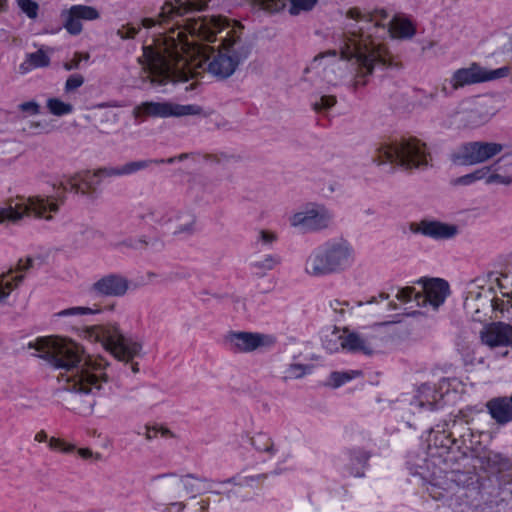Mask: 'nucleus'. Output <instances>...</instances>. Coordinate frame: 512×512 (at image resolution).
Masks as SVG:
<instances>
[{
	"instance_id": "18",
	"label": "nucleus",
	"mask_w": 512,
	"mask_h": 512,
	"mask_svg": "<svg viewBox=\"0 0 512 512\" xmlns=\"http://www.w3.org/2000/svg\"><path fill=\"white\" fill-rule=\"evenodd\" d=\"M210 0H166L159 14L162 25L175 17H183L188 13L204 10Z\"/></svg>"
},
{
	"instance_id": "21",
	"label": "nucleus",
	"mask_w": 512,
	"mask_h": 512,
	"mask_svg": "<svg viewBox=\"0 0 512 512\" xmlns=\"http://www.w3.org/2000/svg\"><path fill=\"white\" fill-rule=\"evenodd\" d=\"M183 211L176 209L168 203L158 204L156 206L146 207L139 217L147 223L166 225L182 219Z\"/></svg>"
},
{
	"instance_id": "14",
	"label": "nucleus",
	"mask_w": 512,
	"mask_h": 512,
	"mask_svg": "<svg viewBox=\"0 0 512 512\" xmlns=\"http://www.w3.org/2000/svg\"><path fill=\"white\" fill-rule=\"evenodd\" d=\"M409 229L414 234H420L436 241L452 239L459 233L457 225L434 219H422L419 222H412Z\"/></svg>"
},
{
	"instance_id": "7",
	"label": "nucleus",
	"mask_w": 512,
	"mask_h": 512,
	"mask_svg": "<svg viewBox=\"0 0 512 512\" xmlns=\"http://www.w3.org/2000/svg\"><path fill=\"white\" fill-rule=\"evenodd\" d=\"M96 338L119 361H131L139 355L142 349V345L138 341L125 336L114 324L97 327Z\"/></svg>"
},
{
	"instance_id": "42",
	"label": "nucleus",
	"mask_w": 512,
	"mask_h": 512,
	"mask_svg": "<svg viewBox=\"0 0 512 512\" xmlns=\"http://www.w3.org/2000/svg\"><path fill=\"white\" fill-rule=\"evenodd\" d=\"M416 295H420V293H416L413 287H405L397 289L395 297L403 304L410 303L412 301L417 303Z\"/></svg>"
},
{
	"instance_id": "20",
	"label": "nucleus",
	"mask_w": 512,
	"mask_h": 512,
	"mask_svg": "<svg viewBox=\"0 0 512 512\" xmlns=\"http://www.w3.org/2000/svg\"><path fill=\"white\" fill-rule=\"evenodd\" d=\"M129 288V281L120 274H108L93 283L91 292L104 297H122Z\"/></svg>"
},
{
	"instance_id": "3",
	"label": "nucleus",
	"mask_w": 512,
	"mask_h": 512,
	"mask_svg": "<svg viewBox=\"0 0 512 512\" xmlns=\"http://www.w3.org/2000/svg\"><path fill=\"white\" fill-rule=\"evenodd\" d=\"M30 348L38 351L39 357L58 369L66 371L67 381L72 382L71 389L84 393L99 391L106 382L101 368L83 361L81 348L73 341L58 337L38 338L29 343Z\"/></svg>"
},
{
	"instance_id": "9",
	"label": "nucleus",
	"mask_w": 512,
	"mask_h": 512,
	"mask_svg": "<svg viewBox=\"0 0 512 512\" xmlns=\"http://www.w3.org/2000/svg\"><path fill=\"white\" fill-rule=\"evenodd\" d=\"M509 74V66H503L497 69H486L480 64L473 62L468 67L455 70L449 79V83L451 84L452 90H458L468 85L505 78Z\"/></svg>"
},
{
	"instance_id": "57",
	"label": "nucleus",
	"mask_w": 512,
	"mask_h": 512,
	"mask_svg": "<svg viewBox=\"0 0 512 512\" xmlns=\"http://www.w3.org/2000/svg\"><path fill=\"white\" fill-rule=\"evenodd\" d=\"M31 266H32L31 258H27L25 261L21 259L18 262L17 271L24 272V271L28 270Z\"/></svg>"
},
{
	"instance_id": "41",
	"label": "nucleus",
	"mask_w": 512,
	"mask_h": 512,
	"mask_svg": "<svg viewBox=\"0 0 512 512\" xmlns=\"http://www.w3.org/2000/svg\"><path fill=\"white\" fill-rule=\"evenodd\" d=\"M336 104V98L330 95H323L319 100L312 103V107L316 112H324L332 108Z\"/></svg>"
},
{
	"instance_id": "24",
	"label": "nucleus",
	"mask_w": 512,
	"mask_h": 512,
	"mask_svg": "<svg viewBox=\"0 0 512 512\" xmlns=\"http://www.w3.org/2000/svg\"><path fill=\"white\" fill-rule=\"evenodd\" d=\"M102 179V176L98 174L97 170L94 172L83 171L70 177L66 182L62 183V185L66 191L90 194L97 190Z\"/></svg>"
},
{
	"instance_id": "8",
	"label": "nucleus",
	"mask_w": 512,
	"mask_h": 512,
	"mask_svg": "<svg viewBox=\"0 0 512 512\" xmlns=\"http://www.w3.org/2000/svg\"><path fill=\"white\" fill-rule=\"evenodd\" d=\"M503 148L502 144L495 142H466L451 153L450 160L458 166H472L488 161L499 154Z\"/></svg>"
},
{
	"instance_id": "12",
	"label": "nucleus",
	"mask_w": 512,
	"mask_h": 512,
	"mask_svg": "<svg viewBox=\"0 0 512 512\" xmlns=\"http://www.w3.org/2000/svg\"><path fill=\"white\" fill-rule=\"evenodd\" d=\"M333 220L332 212L323 205L310 204L303 211L290 217V224L305 232H317L328 228Z\"/></svg>"
},
{
	"instance_id": "28",
	"label": "nucleus",
	"mask_w": 512,
	"mask_h": 512,
	"mask_svg": "<svg viewBox=\"0 0 512 512\" xmlns=\"http://www.w3.org/2000/svg\"><path fill=\"white\" fill-rule=\"evenodd\" d=\"M447 478L459 489L465 491L460 497H468V493L479 492L478 477L472 472L451 471Z\"/></svg>"
},
{
	"instance_id": "46",
	"label": "nucleus",
	"mask_w": 512,
	"mask_h": 512,
	"mask_svg": "<svg viewBox=\"0 0 512 512\" xmlns=\"http://www.w3.org/2000/svg\"><path fill=\"white\" fill-rule=\"evenodd\" d=\"M309 370V367L303 364H291L286 370V376L285 378L290 379H298L303 377L307 371Z\"/></svg>"
},
{
	"instance_id": "23",
	"label": "nucleus",
	"mask_w": 512,
	"mask_h": 512,
	"mask_svg": "<svg viewBox=\"0 0 512 512\" xmlns=\"http://www.w3.org/2000/svg\"><path fill=\"white\" fill-rule=\"evenodd\" d=\"M378 339L370 332L344 333V350L352 353L372 355L378 346Z\"/></svg>"
},
{
	"instance_id": "16",
	"label": "nucleus",
	"mask_w": 512,
	"mask_h": 512,
	"mask_svg": "<svg viewBox=\"0 0 512 512\" xmlns=\"http://www.w3.org/2000/svg\"><path fill=\"white\" fill-rule=\"evenodd\" d=\"M418 283L423 285L424 290V294L416 295L418 306L429 304L434 309H438L450 293L448 282L441 278L420 279Z\"/></svg>"
},
{
	"instance_id": "40",
	"label": "nucleus",
	"mask_w": 512,
	"mask_h": 512,
	"mask_svg": "<svg viewBox=\"0 0 512 512\" xmlns=\"http://www.w3.org/2000/svg\"><path fill=\"white\" fill-rule=\"evenodd\" d=\"M99 308H90V307H71L68 309H64L58 313V316L67 317V316H82V315H90L100 313Z\"/></svg>"
},
{
	"instance_id": "39",
	"label": "nucleus",
	"mask_w": 512,
	"mask_h": 512,
	"mask_svg": "<svg viewBox=\"0 0 512 512\" xmlns=\"http://www.w3.org/2000/svg\"><path fill=\"white\" fill-rule=\"evenodd\" d=\"M290 8L289 12L291 15H298L301 11L311 10L317 3L318 0H289Z\"/></svg>"
},
{
	"instance_id": "10",
	"label": "nucleus",
	"mask_w": 512,
	"mask_h": 512,
	"mask_svg": "<svg viewBox=\"0 0 512 512\" xmlns=\"http://www.w3.org/2000/svg\"><path fill=\"white\" fill-rule=\"evenodd\" d=\"M166 477L177 478V480L169 482L165 485L166 494L172 499H177L181 496V486L185 492L190 495V498H196L198 495L203 493L214 492L210 486L204 485L205 483L210 482L207 478L198 477L197 475L191 473L180 476L174 472L163 473L153 476L151 481H156Z\"/></svg>"
},
{
	"instance_id": "2",
	"label": "nucleus",
	"mask_w": 512,
	"mask_h": 512,
	"mask_svg": "<svg viewBox=\"0 0 512 512\" xmlns=\"http://www.w3.org/2000/svg\"><path fill=\"white\" fill-rule=\"evenodd\" d=\"M348 23L335 43L340 50H328L314 57L308 69H323V79L336 86L349 78L353 90L363 87L368 77L377 68L391 65V57L383 44L377 41L376 33L385 31L377 15L351 8L347 12Z\"/></svg>"
},
{
	"instance_id": "25",
	"label": "nucleus",
	"mask_w": 512,
	"mask_h": 512,
	"mask_svg": "<svg viewBox=\"0 0 512 512\" xmlns=\"http://www.w3.org/2000/svg\"><path fill=\"white\" fill-rule=\"evenodd\" d=\"M370 454L362 448H352L344 452L343 462L345 463L343 469L344 476L364 477V470L368 466Z\"/></svg>"
},
{
	"instance_id": "59",
	"label": "nucleus",
	"mask_w": 512,
	"mask_h": 512,
	"mask_svg": "<svg viewBox=\"0 0 512 512\" xmlns=\"http://www.w3.org/2000/svg\"><path fill=\"white\" fill-rule=\"evenodd\" d=\"M35 440L38 442L47 441V434L44 431H40L35 435Z\"/></svg>"
},
{
	"instance_id": "51",
	"label": "nucleus",
	"mask_w": 512,
	"mask_h": 512,
	"mask_svg": "<svg viewBox=\"0 0 512 512\" xmlns=\"http://www.w3.org/2000/svg\"><path fill=\"white\" fill-rule=\"evenodd\" d=\"M494 170H495V164L478 168V169L474 170L472 173L474 175V179L476 180V182L480 181V180H484L485 183L487 184L488 174H489V172L494 171Z\"/></svg>"
},
{
	"instance_id": "35",
	"label": "nucleus",
	"mask_w": 512,
	"mask_h": 512,
	"mask_svg": "<svg viewBox=\"0 0 512 512\" xmlns=\"http://www.w3.org/2000/svg\"><path fill=\"white\" fill-rule=\"evenodd\" d=\"M46 107L52 115L58 117L69 115L74 110L70 103H66L58 98L47 99Z\"/></svg>"
},
{
	"instance_id": "58",
	"label": "nucleus",
	"mask_w": 512,
	"mask_h": 512,
	"mask_svg": "<svg viewBox=\"0 0 512 512\" xmlns=\"http://www.w3.org/2000/svg\"><path fill=\"white\" fill-rule=\"evenodd\" d=\"M141 24L145 28H151V27L155 26L156 21L154 19H152V18H144L141 21Z\"/></svg>"
},
{
	"instance_id": "43",
	"label": "nucleus",
	"mask_w": 512,
	"mask_h": 512,
	"mask_svg": "<svg viewBox=\"0 0 512 512\" xmlns=\"http://www.w3.org/2000/svg\"><path fill=\"white\" fill-rule=\"evenodd\" d=\"M262 9L269 12H279L283 10L289 0H257Z\"/></svg>"
},
{
	"instance_id": "61",
	"label": "nucleus",
	"mask_w": 512,
	"mask_h": 512,
	"mask_svg": "<svg viewBox=\"0 0 512 512\" xmlns=\"http://www.w3.org/2000/svg\"><path fill=\"white\" fill-rule=\"evenodd\" d=\"M222 483L239 485V482L236 481V477L228 478V479L224 480Z\"/></svg>"
},
{
	"instance_id": "56",
	"label": "nucleus",
	"mask_w": 512,
	"mask_h": 512,
	"mask_svg": "<svg viewBox=\"0 0 512 512\" xmlns=\"http://www.w3.org/2000/svg\"><path fill=\"white\" fill-rule=\"evenodd\" d=\"M48 444H49L50 449H52V450H61V451L69 450L65 447V443L62 440L54 438V437H52L49 440Z\"/></svg>"
},
{
	"instance_id": "13",
	"label": "nucleus",
	"mask_w": 512,
	"mask_h": 512,
	"mask_svg": "<svg viewBox=\"0 0 512 512\" xmlns=\"http://www.w3.org/2000/svg\"><path fill=\"white\" fill-rule=\"evenodd\" d=\"M268 335L244 331H230L225 336L228 349L234 353H249L272 343Z\"/></svg>"
},
{
	"instance_id": "15",
	"label": "nucleus",
	"mask_w": 512,
	"mask_h": 512,
	"mask_svg": "<svg viewBox=\"0 0 512 512\" xmlns=\"http://www.w3.org/2000/svg\"><path fill=\"white\" fill-rule=\"evenodd\" d=\"M188 157V154H180L177 157H170L168 159H147V160H138L131 161L125 163L121 166H107L97 169L98 174L102 176V178L106 177H121L132 175L140 170L146 169L151 164H173L177 160L182 161Z\"/></svg>"
},
{
	"instance_id": "30",
	"label": "nucleus",
	"mask_w": 512,
	"mask_h": 512,
	"mask_svg": "<svg viewBox=\"0 0 512 512\" xmlns=\"http://www.w3.org/2000/svg\"><path fill=\"white\" fill-rule=\"evenodd\" d=\"M50 64L49 56L41 49L33 53H27L25 60L20 64L19 70L26 74L32 69L47 67Z\"/></svg>"
},
{
	"instance_id": "19",
	"label": "nucleus",
	"mask_w": 512,
	"mask_h": 512,
	"mask_svg": "<svg viewBox=\"0 0 512 512\" xmlns=\"http://www.w3.org/2000/svg\"><path fill=\"white\" fill-rule=\"evenodd\" d=\"M483 344L490 348L512 346V325L505 322H492L480 332Z\"/></svg>"
},
{
	"instance_id": "34",
	"label": "nucleus",
	"mask_w": 512,
	"mask_h": 512,
	"mask_svg": "<svg viewBox=\"0 0 512 512\" xmlns=\"http://www.w3.org/2000/svg\"><path fill=\"white\" fill-rule=\"evenodd\" d=\"M251 444L257 451L268 453L270 457L276 453L272 439L265 433H258L252 437Z\"/></svg>"
},
{
	"instance_id": "27",
	"label": "nucleus",
	"mask_w": 512,
	"mask_h": 512,
	"mask_svg": "<svg viewBox=\"0 0 512 512\" xmlns=\"http://www.w3.org/2000/svg\"><path fill=\"white\" fill-rule=\"evenodd\" d=\"M387 31L394 37L411 39L416 34V27L408 16L396 15L389 21Z\"/></svg>"
},
{
	"instance_id": "38",
	"label": "nucleus",
	"mask_w": 512,
	"mask_h": 512,
	"mask_svg": "<svg viewBox=\"0 0 512 512\" xmlns=\"http://www.w3.org/2000/svg\"><path fill=\"white\" fill-rule=\"evenodd\" d=\"M186 218L183 224H180L173 231L174 235L191 236L195 232V216L183 211L182 219Z\"/></svg>"
},
{
	"instance_id": "63",
	"label": "nucleus",
	"mask_w": 512,
	"mask_h": 512,
	"mask_svg": "<svg viewBox=\"0 0 512 512\" xmlns=\"http://www.w3.org/2000/svg\"><path fill=\"white\" fill-rule=\"evenodd\" d=\"M388 305H389V308H388L389 310H397L398 309L397 304L394 302H389Z\"/></svg>"
},
{
	"instance_id": "37",
	"label": "nucleus",
	"mask_w": 512,
	"mask_h": 512,
	"mask_svg": "<svg viewBox=\"0 0 512 512\" xmlns=\"http://www.w3.org/2000/svg\"><path fill=\"white\" fill-rule=\"evenodd\" d=\"M344 333L340 334L339 332H332L329 336H326L323 340L324 348L330 352L334 353L339 351L340 349L344 350Z\"/></svg>"
},
{
	"instance_id": "6",
	"label": "nucleus",
	"mask_w": 512,
	"mask_h": 512,
	"mask_svg": "<svg viewBox=\"0 0 512 512\" xmlns=\"http://www.w3.org/2000/svg\"><path fill=\"white\" fill-rule=\"evenodd\" d=\"M57 211L58 204L51 197H20L11 201L6 207L0 208V224L6 221L16 222L25 215L50 220L51 213Z\"/></svg>"
},
{
	"instance_id": "4",
	"label": "nucleus",
	"mask_w": 512,
	"mask_h": 512,
	"mask_svg": "<svg viewBox=\"0 0 512 512\" xmlns=\"http://www.w3.org/2000/svg\"><path fill=\"white\" fill-rule=\"evenodd\" d=\"M355 250L344 237H333L316 246L305 261V272L312 277L339 274L352 266Z\"/></svg>"
},
{
	"instance_id": "33",
	"label": "nucleus",
	"mask_w": 512,
	"mask_h": 512,
	"mask_svg": "<svg viewBox=\"0 0 512 512\" xmlns=\"http://www.w3.org/2000/svg\"><path fill=\"white\" fill-rule=\"evenodd\" d=\"M280 263V257L277 255H266L263 259L252 262L250 264L254 273L262 277L268 271L274 269Z\"/></svg>"
},
{
	"instance_id": "53",
	"label": "nucleus",
	"mask_w": 512,
	"mask_h": 512,
	"mask_svg": "<svg viewBox=\"0 0 512 512\" xmlns=\"http://www.w3.org/2000/svg\"><path fill=\"white\" fill-rule=\"evenodd\" d=\"M476 182V180L474 179V175L473 173H468V174H465L463 176H460L458 178H456L455 180H453V185H457V186H470L472 184H474Z\"/></svg>"
},
{
	"instance_id": "55",
	"label": "nucleus",
	"mask_w": 512,
	"mask_h": 512,
	"mask_svg": "<svg viewBox=\"0 0 512 512\" xmlns=\"http://www.w3.org/2000/svg\"><path fill=\"white\" fill-rule=\"evenodd\" d=\"M266 478H267V474H258V475H253V476H247V477H244L241 482H239V485L251 486L252 482L265 480Z\"/></svg>"
},
{
	"instance_id": "49",
	"label": "nucleus",
	"mask_w": 512,
	"mask_h": 512,
	"mask_svg": "<svg viewBox=\"0 0 512 512\" xmlns=\"http://www.w3.org/2000/svg\"><path fill=\"white\" fill-rule=\"evenodd\" d=\"M83 83L84 77L81 74H72L67 78L64 90L67 93L72 92L81 87Z\"/></svg>"
},
{
	"instance_id": "26",
	"label": "nucleus",
	"mask_w": 512,
	"mask_h": 512,
	"mask_svg": "<svg viewBox=\"0 0 512 512\" xmlns=\"http://www.w3.org/2000/svg\"><path fill=\"white\" fill-rule=\"evenodd\" d=\"M441 398L442 395L434 386L425 383L418 388L417 395L411 404L421 409L433 411L438 409Z\"/></svg>"
},
{
	"instance_id": "47",
	"label": "nucleus",
	"mask_w": 512,
	"mask_h": 512,
	"mask_svg": "<svg viewBox=\"0 0 512 512\" xmlns=\"http://www.w3.org/2000/svg\"><path fill=\"white\" fill-rule=\"evenodd\" d=\"M158 435L164 438H168L172 436V433L169 429L163 426L146 427V438L148 440H152L156 438Z\"/></svg>"
},
{
	"instance_id": "44",
	"label": "nucleus",
	"mask_w": 512,
	"mask_h": 512,
	"mask_svg": "<svg viewBox=\"0 0 512 512\" xmlns=\"http://www.w3.org/2000/svg\"><path fill=\"white\" fill-rule=\"evenodd\" d=\"M89 59V53L75 52L73 58L69 62L64 63V69L67 71L79 69L81 67V63L83 61L88 62Z\"/></svg>"
},
{
	"instance_id": "22",
	"label": "nucleus",
	"mask_w": 512,
	"mask_h": 512,
	"mask_svg": "<svg viewBox=\"0 0 512 512\" xmlns=\"http://www.w3.org/2000/svg\"><path fill=\"white\" fill-rule=\"evenodd\" d=\"M485 408L490 418L500 427L512 423V393L489 399Z\"/></svg>"
},
{
	"instance_id": "31",
	"label": "nucleus",
	"mask_w": 512,
	"mask_h": 512,
	"mask_svg": "<svg viewBox=\"0 0 512 512\" xmlns=\"http://www.w3.org/2000/svg\"><path fill=\"white\" fill-rule=\"evenodd\" d=\"M491 118V114L484 111L482 107H475L461 113L460 121L464 126L476 128L487 123Z\"/></svg>"
},
{
	"instance_id": "50",
	"label": "nucleus",
	"mask_w": 512,
	"mask_h": 512,
	"mask_svg": "<svg viewBox=\"0 0 512 512\" xmlns=\"http://www.w3.org/2000/svg\"><path fill=\"white\" fill-rule=\"evenodd\" d=\"M140 30V26L138 27H135L133 25H125V26H122L120 29H118L117 31V35L121 38V39H131V38H134L135 35L139 32Z\"/></svg>"
},
{
	"instance_id": "60",
	"label": "nucleus",
	"mask_w": 512,
	"mask_h": 512,
	"mask_svg": "<svg viewBox=\"0 0 512 512\" xmlns=\"http://www.w3.org/2000/svg\"><path fill=\"white\" fill-rule=\"evenodd\" d=\"M171 505L177 507L179 512H182L186 508V504L184 502H172Z\"/></svg>"
},
{
	"instance_id": "48",
	"label": "nucleus",
	"mask_w": 512,
	"mask_h": 512,
	"mask_svg": "<svg viewBox=\"0 0 512 512\" xmlns=\"http://www.w3.org/2000/svg\"><path fill=\"white\" fill-rule=\"evenodd\" d=\"M497 168L495 167L494 171L489 172L487 178V185L491 184H502V185H510L512 183V177L508 175H501L496 173Z\"/></svg>"
},
{
	"instance_id": "62",
	"label": "nucleus",
	"mask_w": 512,
	"mask_h": 512,
	"mask_svg": "<svg viewBox=\"0 0 512 512\" xmlns=\"http://www.w3.org/2000/svg\"><path fill=\"white\" fill-rule=\"evenodd\" d=\"M80 454L81 456H83L84 458H87L91 455V451L88 450V449H81L80 450Z\"/></svg>"
},
{
	"instance_id": "64",
	"label": "nucleus",
	"mask_w": 512,
	"mask_h": 512,
	"mask_svg": "<svg viewBox=\"0 0 512 512\" xmlns=\"http://www.w3.org/2000/svg\"><path fill=\"white\" fill-rule=\"evenodd\" d=\"M364 213L369 216V215H373L375 213V210L372 209V208H368L366 210H364Z\"/></svg>"
},
{
	"instance_id": "54",
	"label": "nucleus",
	"mask_w": 512,
	"mask_h": 512,
	"mask_svg": "<svg viewBox=\"0 0 512 512\" xmlns=\"http://www.w3.org/2000/svg\"><path fill=\"white\" fill-rule=\"evenodd\" d=\"M19 108L23 112H28L32 115L39 113V105L35 101L24 102L19 105Z\"/></svg>"
},
{
	"instance_id": "52",
	"label": "nucleus",
	"mask_w": 512,
	"mask_h": 512,
	"mask_svg": "<svg viewBox=\"0 0 512 512\" xmlns=\"http://www.w3.org/2000/svg\"><path fill=\"white\" fill-rule=\"evenodd\" d=\"M276 239V234L271 231L261 230L258 234V241L267 246L272 245V243L276 241Z\"/></svg>"
},
{
	"instance_id": "17",
	"label": "nucleus",
	"mask_w": 512,
	"mask_h": 512,
	"mask_svg": "<svg viewBox=\"0 0 512 512\" xmlns=\"http://www.w3.org/2000/svg\"><path fill=\"white\" fill-rule=\"evenodd\" d=\"M100 17L98 10L87 5H73L67 10H63L61 18L63 19V27L71 35H79L83 26L81 21H93Z\"/></svg>"
},
{
	"instance_id": "36",
	"label": "nucleus",
	"mask_w": 512,
	"mask_h": 512,
	"mask_svg": "<svg viewBox=\"0 0 512 512\" xmlns=\"http://www.w3.org/2000/svg\"><path fill=\"white\" fill-rule=\"evenodd\" d=\"M360 375V371L350 370V371H334L329 375L328 385L333 388H339L342 385L348 383L352 379L356 378Z\"/></svg>"
},
{
	"instance_id": "1",
	"label": "nucleus",
	"mask_w": 512,
	"mask_h": 512,
	"mask_svg": "<svg viewBox=\"0 0 512 512\" xmlns=\"http://www.w3.org/2000/svg\"><path fill=\"white\" fill-rule=\"evenodd\" d=\"M183 22L159 32L154 47H143L146 78L152 86L188 81L204 65L211 76L225 80L249 57L251 47L241 39L240 28L230 27L226 18L204 16Z\"/></svg>"
},
{
	"instance_id": "32",
	"label": "nucleus",
	"mask_w": 512,
	"mask_h": 512,
	"mask_svg": "<svg viewBox=\"0 0 512 512\" xmlns=\"http://www.w3.org/2000/svg\"><path fill=\"white\" fill-rule=\"evenodd\" d=\"M23 278V275L14 276L11 270L0 275V302L9 296Z\"/></svg>"
},
{
	"instance_id": "5",
	"label": "nucleus",
	"mask_w": 512,
	"mask_h": 512,
	"mask_svg": "<svg viewBox=\"0 0 512 512\" xmlns=\"http://www.w3.org/2000/svg\"><path fill=\"white\" fill-rule=\"evenodd\" d=\"M431 160L426 144L416 138L382 143L376 148V154L372 158L373 163L378 166L389 162L405 170H426L431 166Z\"/></svg>"
},
{
	"instance_id": "45",
	"label": "nucleus",
	"mask_w": 512,
	"mask_h": 512,
	"mask_svg": "<svg viewBox=\"0 0 512 512\" xmlns=\"http://www.w3.org/2000/svg\"><path fill=\"white\" fill-rule=\"evenodd\" d=\"M20 9L31 19H34L38 15L39 6L35 1L32 0H18Z\"/></svg>"
},
{
	"instance_id": "11",
	"label": "nucleus",
	"mask_w": 512,
	"mask_h": 512,
	"mask_svg": "<svg viewBox=\"0 0 512 512\" xmlns=\"http://www.w3.org/2000/svg\"><path fill=\"white\" fill-rule=\"evenodd\" d=\"M202 112V108L194 104H174L170 102H154L146 101L136 106L134 114L144 117L154 118H168V117H181L186 115H199Z\"/></svg>"
},
{
	"instance_id": "29",
	"label": "nucleus",
	"mask_w": 512,
	"mask_h": 512,
	"mask_svg": "<svg viewBox=\"0 0 512 512\" xmlns=\"http://www.w3.org/2000/svg\"><path fill=\"white\" fill-rule=\"evenodd\" d=\"M115 247L119 250H123V248L133 249V250H142L145 248H151L154 251H161L164 247L163 241L159 239H153L148 241L145 237L139 238H127L115 245Z\"/></svg>"
}]
</instances>
